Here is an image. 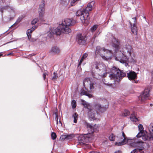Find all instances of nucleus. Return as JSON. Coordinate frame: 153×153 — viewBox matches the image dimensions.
Here are the masks:
<instances>
[{
    "mask_svg": "<svg viewBox=\"0 0 153 153\" xmlns=\"http://www.w3.org/2000/svg\"><path fill=\"white\" fill-rule=\"evenodd\" d=\"M87 128L90 134L92 133L94 131V127L89 123H87Z\"/></svg>",
    "mask_w": 153,
    "mask_h": 153,
    "instance_id": "obj_19",
    "label": "nucleus"
},
{
    "mask_svg": "<svg viewBox=\"0 0 153 153\" xmlns=\"http://www.w3.org/2000/svg\"><path fill=\"white\" fill-rule=\"evenodd\" d=\"M84 60V59H82V57L80 60V61L79 62V65H78V67L81 64V63H82V62L83 61V60Z\"/></svg>",
    "mask_w": 153,
    "mask_h": 153,
    "instance_id": "obj_42",
    "label": "nucleus"
},
{
    "mask_svg": "<svg viewBox=\"0 0 153 153\" xmlns=\"http://www.w3.org/2000/svg\"><path fill=\"white\" fill-rule=\"evenodd\" d=\"M61 3L63 5H66L68 3V0H61Z\"/></svg>",
    "mask_w": 153,
    "mask_h": 153,
    "instance_id": "obj_35",
    "label": "nucleus"
},
{
    "mask_svg": "<svg viewBox=\"0 0 153 153\" xmlns=\"http://www.w3.org/2000/svg\"><path fill=\"white\" fill-rule=\"evenodd\" d=\"M78 140L79 144L81 145L84 144V143L85 142V136L83 135H80L78 138Z\"/></svg>",
    "mask_w": 153,
    "mask_h": 153,
    "instance_id": "obj_17",
    "label": "nucleus"
},
{
    "mask_svg": "<svg viewBox=\"0 0 153 153\" xmlns=\"http://www.w3.org/2000/svg\"><path fill=\"white\" fill-rule=\"evenodd\" d=\"M25 17V16L24 15H22L20 16L17 20V22L18 23L20 22Z\"/></svg>",
    "mask_w": 153,
    "mask_h": 153,
    "instance_id": "obj_34",
    "label": "nucleus"
},
{
    "mask_svg": "<svg viewBox=\"0 0 153 153\" xmlns=\"http://www.w3.org/2000/svg\"><path fill=\"white\" fill-rule=\"evenodd\" d=\"M126 75L125 73L121 71L118 68L114 67L111 70V74L109 76L111 79L119 82Z\"/></svg>",
    "mask_w": 153,
    "mask_h": 153,
    "instance_id": "obj_3",
    "label": "nucleus"
},
{
    "mask_svg": "<svg viewBox=\"0 0 153 153\" xmlns=\"http://www.w3.org/2000/svg\"><path fill=\"white\" fill-rule=\"evenodd\" d=\"M29 40L31 41L34 42L36 41V39H30V40Z\"/></svg>",
    "mask_w": 153,
    "mask_h": 153,
    "instance_id": "obj_46",
    "label": "nucleus"
},
{
    "mask_svg": "<svg viewBox=\"0 0 153 153\" xmlns=\"http://www.w3.org/2000/svg\"><path fill=\"white\" fill-rule=\"evenodd\" d=\"M106 52L105 53V56L106 57V58L104 59L106 60H107V59H108L112 56V52L111 51L106 50H105Z\"/></svg>",
    "mask_w": 153,
    "mask_h": 153,
    "instance_id": "obj_20",
    "label": "nucleus"
},
{
    "mask_svg": "<svg viewBox=\"0 0 153 153\" xmlns=\"http://www.w3.org/2000/svg\"><path fill=\"white\" fill-rule=\"evenodd\" d=\"M149 129L150 132L149 133H146L148 136H149L148 138L150 141L153 140V123H151L149 125Z\"/></svg>",
    "mask_w": 153,
    "mask_h": 153,
    "instance_id": "obj_14",
    "label": "nucleus"
},
{
    "mask_svg": "<svg viewBox=\"0 0 153 153\" xmlns=\"http://www.w3.org/2000/svg\"><path fill=\"white\" fill-rule=\"evenodd\" d=\"M38 21V19H34L33 21H32L31 22V23L32 25H34Z\"/></svg>",
    "mask_w": 153,
    "mask_h": 153,
    "instance_id": "obj_39",
    "label": "nucleus"
},
{
    "mask_svg": "<svg viewBox=\"0 0 153 153\" xmlns=\"http://www.w3.org/2000/svg\"><path fill=\"white\" fill-rule=\"evenodd\" d=\"M71 104L73 108H75L76 106V101L74 100H73L71 102Z\"/></svg>",
    "mask_w": 153,
    "mask_h": 153,
    "instance_id": "obj_33",
    "label": "nucleus"
},
{
    "mask_svg": "<svg viewBox=\"0 0 153 153\" xmlns=\"http://www.w3.org/2000/svg\"><path fill=\"white\" fill-rule=\"evenodd\" d=\"M109 138L111 141H114L115 138L114 136L112 134L109 136Z\"/></svg>",
    "mask_w": 153,
    "mask_h": 153,
    "instance_id": "obj_38",
    "label": "nucleus"
},
{
    "mask_svg": "<svg viewBox=\"0 0 153 153\" xmlns=\"http://www.w3.org/2000/svg\"><path fill=\"white\" fill-rule=\"evenodd\" d=\"M81 101L82 104L86 108L88 109H90L92 107L90 105L87 103L84 100H81Z\"/></svg>",
    "mask_w": 153,
    "mask_h": 153,
    "instance_id": "obj_21",
    "label": "nucleus"
},
{
    "mask_svg": "<svg viewBox=\"0 0 153 153\" xmlns=\"http://www.w3.org/2000/svg\"><path fill=\"white\" fill-rule=\"evenodd\" d=\"M2 55V54L1 53H0V56Z\"/></svg>",
    "mask_w": 153,
    "mask_h": 153,
    "instance_id": "obj_55",
    "label": "nucleus"
},
{
    "mask_svg": "<svg viewBox=\"0 0 153 153\" xmlns=\"http://www.w3.org/2000/svg\"><path fill=\"white\" fill-rule=\"evenodd\" d=\"M89 153H100V152H97L93 151L91 152H90Z\"/></svg>",
    "mask_w": 153,
    "mask_h": 153,
    "instance_id": "obj_50",
    "label": "nucleus"
},
{
    "mask_svg": "<svg viewBox=\"0 0 153 153\" xmlns=\"http://www.w3.org/2000/svg\"><path fill=\"white\" fill-rule=\"evenodd\" d=\"M46 73H44L43 74V78H44V79L45 80V78H46Z\"/></svg>",
    "mask_w": 153,
    "mask_h": 153,
    "instance_id": "obj_44",
    "label": "nucleus"
},
{
    "mask_svg": "<svg viewBox=\"0 0 153 153\" xmlns=\"http://www.w3.org/2000/svg\"><path fill=\"white\" fill-rule=\"evenodd\" d=\"M13 54V53H10L8 54H7V55L8 56H9V55H10L11 54Z\"/></svg>",
    "mask_w": 153,
    "mask_h": 153,
    "instance_id": "obj_52",
    "label": "nucleus"
},
{
    "mask_svg": "<svg viewBox=\"0 0 153 153\" xmlns=\"http://www.w3.org/2000/svg\"><path fill=\"white\" fill-rule=\"evenodd\" d=\"M139 130L140 131L144 132L143 130V125L141 124H139L138 126Z\"/></svg>",
    "mask_w": 153,
    "mask_h": 153,
    "instance_id": "obj_32",
    "label": "nucleus"
},
{
    "mask_svg": "<svg viewBox=\"0 0 153 153\" xmlns=\"http://www.w3.org/2000/svg\"><path fill=\"white\" fill-rule=\"evenodd\" d=\"M134 150V149L131 152V153H139L138 152H134V151H133Z\"/></svg>",
    "mask_w": 153,
    "mask_h": 153,
    "instance_id": "obj_49",
    "label": "nucleus"
},
{
    "mask_svg": "<svg viewBox=\"0 0 153 153\" xmlns=\"http://www.w3.org/2000/svg\"><path fill=\"white\" fill-rule=\"evenodd\" d=\"M96 69H98V66H96Z\"/></svg>",
    "mask_w": 153,
    "mask_h": 153,
    "instance_id": "obj_54",
    "label": "nucleus"
},
{
    "mask_svg": "<svg viewBox=\"0 0 153 153\" xmlns=\"http://www.w3.org/2000/svg\"><path fill=\"white\" fill-rule=\"evenodd\" d=\"M149 89H145L142 94L138 97L139 100L141 102H143L149 96Z\"/></svg>",
    "mask_w": 153,
    "mask_h": 153,
    "instance_id": "obj_11",
    "label": "nucleus"
},
{
    "mask_svg": "<svg viewBox=\"0 0 153 153\" xmlns=\"http://www.w3.org/2000/svg\"><path fill=\"white\" fill-rule=\"evenodd\" d=\"M58 78V74L55 72L53 73V76L52 78L51 79L53 80H56Z\"/></svg>",
    "mask_w": 153,
    "mask_h": 153,
    "instance_id": "obj_29",
    "label": "nucleus"
},
{
    "mask_svg": "<svg viewBox=\"0 0 153 153\" xmlns=\"http://www.w3.org/2000/svg\"><path fill=\"white\" fill-rule=\"evenodd\" d=\"M56 123L57 125L59 127H61L62 126V123L60 121H58L57 118V115H56Z\"/></svg>",
    "mask_w": 153,
    "mask_h": 153,
    "instance_id": "obj_30",
    "label": "nucleus"
},
{
    "mask_svg": "<svg viewBox=\"0 0 153 153\" xmlns=\"http://www.w3.org/2000/svg\"><path fill=\"white\" fill-rule=\"evenodd\" d=\"M120 43L118 39H115L113 42L112 46L116 51L119 50L120 48Z\"/></svg>",
    "mask_w": 153,
    "mask_h": 153,
    "instance_id": "obj_16",
    "label": "nucleus"
},
{
    "mask_svg": "<svg viewBox=\"0 0 153 153\" xmlns=\"http://www.w3.org/2000/svg\"><path fill=\"white\" fill-rule=\"evenodd\" d=\"M107 75V73H104L103 74H101V76L103 77H106Z\"/></svg>",
    "mask_w": 153,
    "mask_h": 153,
    "instance_id": "obj_45",
    "label": "nucleus"
},
{
    "mask_svg": "<svg viewBox=\"0 0 153 153\" xmlns=\"http://www.w3.org/2000/svg\"><path fill=\"white\" fill-rule=\"evenodd\" d=\"M65 139H70L72 138L73 136L72 134L68 135L67 136H65Z\"/></svg>",
    "mask_w": 153,
    "mask_h": 153,
    "instance_id": "obj_37",
    "label": "nucleus"
},
{
    "mask_svg": "<svg viewBox=\"0 0 153 153\" xmlns=\"http://www.w3.org/2000/svg\"><path fill=\"white\" fill-rule=\"evenodd\" d=\"M36 26H33L32 27V29L33 30H35L36 29Z\"/></svg>",
    "mask_w": 153,
    "mask_h": 153,
    "instance_id": "obj_48",
    "label": "nucleus"
},
{
    "mask_svg": "<svg viewBox=\"0 0 153 153\" xmlns=\"http://www.w3.org/2000/svg\"><path fill=\"white\" fill-rule=\"evenodd\" d=\"M129 23L131 25V30L132 33L134 35H137V29L136 26V17L132 19L131 21H129Z\"/></svg>",
    "mask_w": 153,
    "mask_h": 153,
    "instance_id": "obj_9",
    "label": "nucleus"
},
{
    "mask_svg": "<svg viewBox=\"0 0 153 153\" xmlns=\"http://www.w3.org/2000/svg\"><path fill=\"white\" fill-rule=\"evenodd\" d=\"M94 3L95 2L94 1H92L89 2L88 4L87 7L85 9V10L88 12L91 10L92 7H93Z\"/></svg>",
    "mask_w": 153,
    "mask_h": 153,
    "instance_id": "obj_18",
    "label": "nucleus"
},
{
    "mask_svg": "<svg viewBox=\"0 0 153 153\" xmlns=\"http://www.w3.org/2000/svg\"><path fill=\"white\" fill-rule=\"evenodd\" d=\"M45 2L44 1H43L41 2V3L40 4L39 9H45Z\"/></svg>",
    "mask_w": 153,
    "mask_h": 153,
    "instance_id": "obj_26",
    "label": "nucleus"
},
{
    "mask_svg": "<svg viewBox=\"0 0 153 153\" xmlns=\"http://www.w3.org/2000/svg\"><path fill=\"white\" fill-rule=\"evenodd\" d=\"M98 26L97 25H94L91 29L90 30L92 32H94L97 28Z\"/></svg>",
    "mask_w": 153,
    "mask_h": 153,
    "instance_id": "obj_28",
    "label": "nucleus"
},
{
    "mask_svg": "<svg viewBox=\"0 0 153 153\" xmlns=\"http://www.w3.org/2000/svg\"><path fill=\"white\" fill-rule=\"evenodd\" d=\"M88 55L87 53H85L83 54L82 57V59H84L86 58L87 57Z\"/></svg>",
    "mask_w": 153,
    "mask_h": 153,
    "instance_id": "obj_41",
    "label": "nucleus"
},
{
    "mask_svg": "<svg viewBox=\"0 0 153 153\" xmlns=\"http://www.w3.org/2000/svg\"><path fill=\"white\" fill-rule=\"evenodd\" d=\"M56 137V134L54 132H52L51 134V138L53 140L55 139Z\"/></svg>",
    "mask_w": 153,
    "mask_h": 153,
    "instance_id": "obj_36",
    "label": "nucleus"
},
{
    "mask_svg": "<svg viewBox=\"0 0 153 153\" xmlns=\"http://www.w3.org/2000/svg\"><path fill=\"white\" fill-rule=\"evenodd\" d=\"M60 52V49L59 47L56 46L52 47L50 51V53L54 55L58 54Z\"/></svg>",
    "mask_w": 153,
    "mask_h": 153,
    "instance_id": "obj_15",
    "label": "nucleus"
},
{
    "mask_svg": "<svg viewBox=\"0 0 153 153\" xmlns=\"http://www.w3.org/2000/svg\"><path fill=\"white\" fill-rule=\"evenodd\" d=\"M33 30L32 29V28H31L30 29H28L27 30V32H28L29 33H32V32L33 31Z\"/></svg>",
    "mask_w": 153,
    "mask_h": 153,
    "instance_id": "obj_43",
    "label": "nucleus"
},
{
    "mask_svg": "<svg viewBox=\"0 0 153 153\" xmlns=\"http://www.w3.org/2000/svg\"><path fill=\"white\" fill-rule=\"evenodd\" d=\"M146 134L144 132L140 131L138 132L137 134L136 135L134 140H143L144 141H150L148 138L149 136H148L146 131Z\"/></svg>",
    "mask_w": 153,
    "mask_h": 153,
    "instance_id": "obj_7",
    "label": "nucleus"
},
{
    "mask_svg": "<svg viewBox=\"0 0 153 153\" xmlns=\"http://www.w3.org/2000/svg\"><path fill=\"white\" fill-rule=\"evenodd\" d=\"M102 82H103V83L105 84H107V83H106V82L105 81V79H102Z\"/></svg>",
    "mask_w": 153,
    "mask_h": 153,
    "instance_id": "obj_47",
    "label": "nucleus"
},
{
    "mask_svg": "<svg viewBox=\"0 0 153 153\" xmlns=\"http://www.w3.org/2000/svg\"><path fill=\"white\" fill-rule=\"evenodd\" d=\"M76 15L77 16H80V19L83 23H85L87 25L90 19L88 11H86L85 9L82 11L79 10L76 12Z\"/></svg>",
    "mask_w": 153,
    "mask_h": 153,
    "instance_id": "obj_5",
    "label": "nucleus"
},
{
    "mask_svg": "<svg viewBox=\"0 0 153 153\" xmlns=\"http://www.w3.org/2000/svg\"><path fill=\"white\" fill-rule=\"evenodd\" d=\"M88 116L89 119L91 120H97V117L98 115L97 113V111L91 108L90 109H88Z\"/></svg>",
    "mask_w": 153,
    "mask_h": 153,
    "instance_id": "obj_8",
    "label": "nucleus"
},
{
    "mask_svg": "<svg viewBox=\"0 0 153 153\" xmlns=\"http://www.w3.org/2000/svg\"><path fill=\"white\" fill-rule=\"evenodd\" d=\"M127 77L129 80L134 81V80L137 78V75L134 71H131L127 73Z\"/></svg>",
    "mask_w": 153,
    "mask_h": 153,
    "instance_id": "obj_12",
    "label": "nucleus"
},
{
    "mask_svg": "<svg viewBox=\"0 0 153 153\" xmlns=\"http://www.w3.org/2000/svg\"><path fill=\"white\" fill-rule=\"evenodd\" d=\"M130 114L129 112L127 110H126L124 111V113L123 114V116L124 117L127 116L128 115H129Z\"/></svg>",
    "mask_w": 153,
    "mask_h": 153,
    "instance_id": "obj_31",
    "label": "nucleus"
},
{
    "mask_svg": "<svg viewBox=\"0 0 153 153\" xmlns=\"http://www.w3.org/2000/svg\"><path fill=\"white\" fill-rule=\"evenodd\" d=\"M130 119L132 121L136 122L138 121V119L136 117L134 113H133L130 116Z\"/></svg>",
    "mask_w": 153,
    "mask_h": 153,
    "instance_id": "obj_24",
    "label": "nucleus"
},
{
    "mask_svg": "<svg viewBox=\"0 0 153 153\" xmlns=\"http://www.w3.org/2000/svg\"><path fill=\"white\" fill-rule=\"evenodd\" d=\"M45 9H39L38 10L40 19L42 20V18L45 13Z\"/></svg>",
    "mask_w": 153,
    "mask_h": 153,
    "instance_id": "obj_22",
    "label": "nucleus"
},
{
    "mask_svg": "<svg viewBox=\"0 0 153 153\" xmlns=\"http://www.w3.org/2000/svg\"><path fill=\"white\" fill-rule=\"evenodd\" d=\"M74 21L72 19H64L62 21L61 23L59 24L57 28H53L51 32L50 31L48 33L51 34L50 35L48 34V36L51 37L53 34L59 35L62 33H69L71 32L69 26L73 25H74Z\"/></svg>",
    "mask_w": 153,
    "mask_h": 153,
    "instance_id": "obj_2",
    "label": "nucleus"
},
{
    "mask_svg": "<svg viewBox=\"0 0 153 153\" xmlns=\"http://www.w3.org/2000/svg\"><path fill=\"white\" fill-rule=\"evenodd\" d=\"M114 153H120V151H117L116 152Z\"/></svg>",
    "mask_w": 153,
    "mask_h": 153,
    "instance_id": "obj_53",
    "label": "nucleus"
},
{
    "mask_svg": "<svg viewBox=\"0 0 153 153\" xmlns=\"http://www.w3.org/2000/svg\"><path fill=\"white\" fill-rule=\"evenodd\" d=\"M78 43L79 45H84L87 40L86 36H82L81 34H79L77 36Z\"/></svg>",
    "mask_w": 153,
    "mask_h": 153,
    "instance_id": "obj_13",
    "label": "nucleus"
},
{
    "mask_svg": "<svg viewBox=\"0 0 153 153\" xmlns=\"http://www.w3.org/2000/svg\"><path fill=\"white\" fill-rule=\"evenodd\" d=\"M1 1H2V2H3V1L2 0H0V2H1Z\"/></svg>",
    "mask_w": 153,
    "mask_h": 153,
    "instance_id": "obj_58",
    "label": "nucleus"
},
{
    "mask_svg": "<svg viewBox=\"0 0 153 153\" xmlns=\"http://www.w3.org/2000/svg\"><path fill=\"white\" fill-rule=\"evenodd\" d=\"M81 94L82 95H86L90 98H92L93 97L92 95V94H89L84 90H83L82 91Z\"/></svg>",
    "mask_w": 153,
    "mask_h": 153,
    "instance_id": "obj_23",
    "label": "nucleus"
},
{
    "mask_svg": "<svg viewBox=\"0 0 153 153\" xmlns=\"http://www.w3.org/2000/svg\"><path fill=\"white\" fill-rule=\"evenodd\" d=\"M104 48H101L100 47L98 46L96 48L95 54L100 55L102 58L105 59L106 58L105 56L106 52Z\"/></svg>",
    "mask_w": 153,
    "mask_h": 153,
    "instance_id": "obj_10",
    "label": "nucleus"
},
{
    "mask_svg": "<svg viewBox=\"0 0 153 153\" xmlns=\"http://www.w3.org/2000/svg\"><path fill=\"white\" fill-rule=\"evenodd\" d=\"M27 34L29 40H30V39L31 38V34L29 33L28 32H27Z\"/></svg>",
    "mask_w": 153,
    "mask_h": 153,
    "instance_id": "obj_40",
    "label": "nucleus"
},
{
    "mask_svg": "<svg viewBox=\"0 0 153 153\" xmlns=\"http://www.w3.org/2000/svg\"><path fill=\"white\" fill-rule=\"evenodd\" d=\"M124 52L123 51V53H122L123 56L122 59L116 58L117 60L119 61L120 62L124 64L127 67L128 65V64L127 62L128 61V58L126 56V52L128 55L130 56L131 54V52L132 51V48L131 46L129 45H125V50H124Z\"/></svg>",
    "mask_w": 153,
    "mask_h": 153,
    "instance_id": "obj_4",
    "label": "nucleus"
},
{
    "mask_svg": "<svg viewBox=\"0 0 153 153\" xmlns=\"http://www.w3.org/2000/svg\"><path fill=\"white\" fill-rule=\"evenodd\" d=\"M150 106H152V104H150Z\"/></svg>",
    "mask_w": 153,
    "mask_h": 153,
    "instance_id": "obj_57",
    "label": "nucleus"
},
{
    "mask_svg": "<svg viewBox=\"0 0 153 153\" xmlns=\"http://www.w3.org/2000/svg\"><path fill=\"white\" fill-rule=\"evenodd\" d=\"M72 116L74 119V122L75 123H76L77 122V120L78 119V114L76 113H75L74 114H73Z\"/></svg>",
    "mask_w": 153,
    "mask_h": 153,
    "instance_id": "obj_27",
    "label": "nucleus"
},
{
    "mask_svg": "<svg viewBox=\"0 0 153 153\" xmlns=\"http://www.w3.org/2000/svg\"><path fill=\"white\" fill-rule=\"evenodd\" d=\"M91 78H86L83 81V85L86 90L89 91H91L94 88V84L91 81Z\"/></svg>",
    "mask_w": 153,
    "mask_h": 153,
    "instance_id": "obj_6",
    "label": "nucleus"
},
{
    "mask_svg": "<svg viewBox=\"0 0 153 153\" xmlns=\"http://www.w3.org/2000/svg\"><path fill=\"white\" fill-rule=\"evenodd\" d=\"M117 137L118 138V140L120 142L116 143V145L121 146L128 143L131 147L137 148L134 149L133 151L138 152L139 153H144V150L146 143L143 141V140H131L127 137L123 131L122 132V135H118Z\"/></svg>",
    "mask_w": 153,
    "mask_h": 153,
    "instance_id": "obj_1",
    "label": "nucleus"
},
{
    "mask_svg": "<svg viewBox=\"0 0 153 153\" xmlns=\"http://www.w3.org/2000/svg\"><path fill=\"white\" fill-rule=\"evenodd\" d=\"M95 109L98 110L100 111H102L103 107H102L101 105L98 103L96 104L95 105Z\"/></svg>",
    "mask_w": 153,
    "mask_h": 153,
    "instance_id": "obj_25",
    "label": "nucleus"
},
{
    "mask_svg": "<svg viewBox=\"0 0 153 153\" xmlns=\"http://www.w3.org/2000/svg\"><path fill=\"white\" fill-rule=\"evenodd\" d=\"M5 7H4L3 8H2L1 9V12L2 13L3 12V10H4V9L5 8Z\"/></svg>",
    "mask_w": 153,
    "mask_h": 153,
    "instance_id": "obj_51",
    "label": "nucleus"
},
{
    "mask_svg": "<svg viewBox=\"0 0 153 153\" xmlns=\"http://www.w3.org/2000/svg\"><path fill=\"white\" fill-rule=\"evenodd\" d=\"M152 75H153V70L152 71Z\"/></svg>",
    "mask_w": 153,
    "mask_h": 153,
    "instance_id": "obj_56",
    "label": "nucleus"
}]
</instances>
